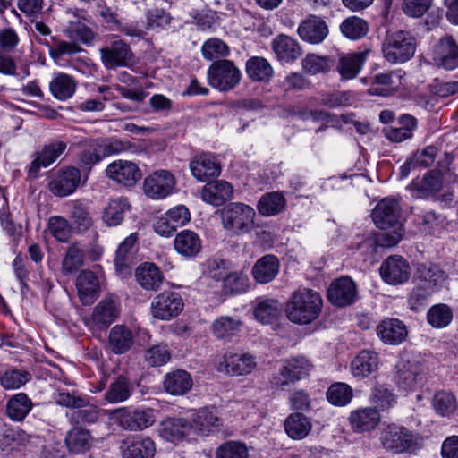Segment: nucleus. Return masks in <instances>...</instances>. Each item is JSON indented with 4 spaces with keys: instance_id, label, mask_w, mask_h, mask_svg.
I'll return each mask as SVG.
<instances>
[{
    "instance_id": "nucleus-40",
    "label": "nucleus",
    "mask_w": 458,
    "mask_h": 458,
    "mask_svg": "<svg viewBox=\"0 0 458 458\" xmlns=\"http://www.w3.org/2000/svg\"><path fill=\"white\" fill-rule=\"evenodd\" d=\"M191 430L190 422L185 419H167L159 428V436L166 441L175 442L183 438Z\"/></svg>"
},
{
    "instance_id": "nucleus-33",
    "label": "nucleus",
    "mask_w": 458,
    "mask_h": 458,
    "mask_svg": "<svg viewBox=\"0 0 458 458\" xmlns=\"http://www.w3.org/2000/svg\"><path fill=\"white\" fill-rule=\"evenodd\" d=\"M366 55V52L339 55L335 66L341 78L343 80L355 78L363 65Z\"/></svg>"
},
{
    "instance_id": "nucleus-54",
    "label": "nucleus",
    "mask_w": 458,
    "mask_h": 458,
    "mask_svg": "<svg viewBox=\"0 0 458 458\" xmlns=\"http://www.w3.org/2000/svg\"><path fill=\"white\" fill-rule=\"evenodd\" d=\"M284 205L285 199L281 193L269 192L260 198L257 208L260 215L269 216L281 212Z\"/></svg>"
},
{
    "instance_id": "nucleus-4",
    "label": "nucleus",
    "mask_w": 458,
    "mask_h": 458,
    "mask_svg": "<svg viewBox=\"0 0 458 458\" xmlns=\"http://www.w3.org/2000/svg\"><path fill=\"white\" fill-rule=\"evenodd\" d=\"M416 50V38L407 30L388 32L382 45V53L391 64H403L409 61Z\"/></svg>"
},
{
    "instance_id": "nucleus-30",
    "label": "nucleus",
    "mask_w": 458,
    "mask_h": 458,
    "mask_svg": "<svg viewBox=\"0 0 458 458\" xmlns=\"http://www.w3.org/2000/svg\"><path fill=\"white\" fill-rule=\"evenodd\" d=\"M67 148V143L61 140L53 141L46 145L37 157L32 161L29 174L36 175L41 167L51 165Z\"/></svg>"
},
{
    "instance_id": "nucleus-56",
    "label": "nucleus",
    "mask_w": 458,
    "mask_h": 458,
    "mask_svg": "<svg viewBox=\"0 0 458 458\" xmlns=\"http://www.w3.org/2000/svg\"><path fill=\"white\" fill-rule=\"evenodd\" d=\"M427 320L435 328H444L453 320V310L444 303L433 305L427 312Z\"/></svg>"
},
{
    "instance_id": "nucleus-62",
    "label": "nucleus",
    "mask_w": 458,
    "mask_h": 458,
    "mask_svg": "<svg viewBox=\"0 0 458 458\" xmlns=\"http://www.w3.org/2000/svg\"><path fill=\"white\" fill-rule=\"evenodd\" d=\"M432 405L437 413L441 416H448L456 410L457 402L452 393L440 391L435 394Z\"/></svg>"
},
{
    "instance_id": "nucleus-18",
    "label": "nucleus",
    "mask_w": 458,
    "mask_h": 458,
    "mask_svg": "<svg viewBox=\"0 0 458 458\" xmlns=\"http://www.w3.org/2000/svg\"><path fill=\"white\" fill-rule=\"evenodd\" d=\"M433 61L445 70L458 67V46L452 37L446 36L437 42L433 50Z\"/></svg>"
},
{
    "instance_id": "nucleus-60",
    "label": "nucleus",
    "mask_w": 458,
    "mask_h": 458,
    "mask_svg": "<svg viewBox=\"0 0 458 458\" xmlns=\"http://www.w3.org/2000/svg\"><path fill=\"white\" fill-rule=\"evenodd\" d=\"M84 252L77 245L68 247L62 261V272L64 275L74 274L83 265Z\"/></svg>"
},
{
    "instance_id": "nucleus-7",
    "label": "nucleus",
    "mask_w": 458,
    "mask_h": 458,
    "mask_svg": "<svg viewBox=\"0 0 458 458\" xmlns=\"http://www.w3.org/2000/svg\"><path fill=\"white\" fill-rule=\"evenodd\" d=\"M207 75L209 85L221 92L234 89L242 78L239 68L227 59L214 61L208 67Z\"/></svg>"
},
{
    "instance_id": "nucleus-34",
    "label": "nucleus",
    "mask_w": 458,
    "mask_h": 458,
    "mask_svg": "<svg viewBox=\"0 0 458 458\" xmlns=\"http://www.w3.org/2000/svg\"><path fill=\"white\" fill-rule=\"evenodd\" d=\"M174 247L178 254L186 258H192L200 252L201 240L195 232L182 230L176 234Z\"/></svg>"
},
{
    "instance_id": "nucleus-32",
    "label": "nucleus",
    "mask_w": 458,
    "mask_h": 458,
    "mask_svg": "<svg viewBox=\"0 0 458 458\" xmlns=\"http://www.w3.org/2000/svg\"><path fill=\"white\" fill-rule=\"evenodd\" d=\"M232 194L233 187L225 181H215L208 182L201 191L202 199L216 207L223 205L232 197Z\"/></svg>"
},
{
    "instance_id": "nucleus-28",
    "label": "nucleus",
    "mask_w": 458,
    "mask_h": 458,
    "mask_svg": "<svg viewBox=\"0 0 458 458\" xmlns=\"http://www.w3.org/2000/svg\"><path fill=\"white\" fill-rule=\"evenodd\" d=\"M378 354L371 350L360 352L351 362V371L354 377L363 379L378 369Z\"/></svg>"
},
{
    "instance_id": "nucleus-63",
    "label": "nucleus",
    "mask_w": 458,
    "mask_h": 458,
    "mask_svg": "<svg viewBox=\"0 0 458 458\" xmlns=\"http://www.w3.org/2000/svg\"><path fill=\"white\" fill-rule=\"evenodd\" d=\"M30 378V374L25 370L10 369L0 376V384L6 390L18 389Z\"/></svg>"
},
{
    "instance_id": "nucleus-16",
    "label": "nucleus",
    "mask_w": 458,
    "mask_h": 458,
    "mask_svg": "<svg viewBox=\"0 0 458 458\" xmlns=\"http://www.w3.org/2000/svg\"><path fill=\"white\" fill-rule=\"evenodd\" d=\"M380 274L386 283L401 284L409 279L411 268L403 257L390 256L381 264Z\"/></svg>"
},
{
    "instance_id": "nucleus-57",
    "label": "nucleus",
    "mask_w": 458,
    "mask_h": 458,
    "mask_svg": "<svg viewBox=\"0 0 458 458\" xmlns=\"http://www.w3.org/2000/svg\"><path fill=\"white\" fill-rule=\"evenodd\" d=\"M55 45L49 47V55L57 64H62L64 56H72L82 51V48L73 40H59L53 38Z\"/></svg>"
},
{
    "instance_id": "nucleus-51",
    "label": "nucleus",
    "mask_w": 458,
    "mask_h": 458,
    "mask_svg": "<svg viewBox=\"0 0 458 458\" xmlns=\"http://www.w3.org/2000/svg\"><path fill=\"white\" fill-rule=\"evenodd\" d=\"M400 127H390L386 129V136L391 141L401 142L412 136V131L417 126L416 119L409 114H403L399 120Z\"/></svg>"
},
{
    "instance_id": "nucleus-10",
    "label": "nucleus",
    "mask_w": 458,
    "mask_h": 458,
    "mask_svg": "<svg viewBox=\"0 0 458 458\" xmlns=\"http://www.w3.org/2000/svg\"><path fill=\"white\" fill-rule=\"evenodd\" d=\"M119 425L124 429L138 431L153 425L156 420L152 409L119 408L114 411Z\"/></svg>"
},
{
    "instance_id": "nucleus-39",
    "label": "nucleus",
    "mask_w": 458,
    "mask_h": 458,
    "mask_svg": "<svg viewBox=\"0 0 458 458\" xmlns=\"http://www.w3.org/2000/svg\"><path fill=\"white\" fill-rule=\"evenodd\" d=\"M136 279L145 290L157 291L163 284L164 276L155 264L145 263L137 268Z\"/></svg>"
},
{
    "instance_id": "nucleus-23",
    "label": "nucleus",
    "mask_w": 458,
    "mask_h": 458,
    "mask_svg": "<svg viewBox=\"0 0 458 458\" xmlns=\"http://www.w3.org/2000/svg\"><path fill=\"white\" fill-rule=\"evenodd\" d=\"M297 31L302 40L319 44L327 37L328 27L323 19L311 15L299 25Z\"/></svg>"
},
{
    "instance_id": "nucleus-42",
    "label": "nucleus",
    "mask_w": 458,
    "mask_h": 458,
    "mask_svg": "<svg viewBox=\"0 0 458 458\" xmlns=\"http://www.w3.org/2000/svg\"><path fill=\"white\" fill-rule=\"evenodd\" d=\"M164 386L173 395H182L191 388L192 380L188 372L179 369L165 376Z\"/></svg>"
},
{
    "instance_id": "nucleus-53",
    "label": "nucleus",
    "mask_w": 458,
    "mask_h": 458,
    "mask_svg": "<svg viewBox=\"0 0 458 458\" xmlns=\"http://www.w3.org/2000/svg\"><path fill=\"white\" fill-rule=\"evenodd\" d=\"M281 315L278 301L275 300H264L259 301L254 309V316L262 324H272Z\"/></svg>"
},
{
    "instance_id": "nucleus-44",
    "label": "nucleus",
    "mask_w": 458,
    "mask_h": 458,
    "mask_svg": "<svg viewBox=\"0 0 458 458\" xmlns=\"http://www.w3.org/2000/svg\"><path fill=\"white\" fill-rule=\"evenodd\" d=\"M242 327L240 318L231 316H221L212 323V332L218 339L229 340L236 335Z\"/></svg>"
},
{
    "instance_id": "nucleus-15",
    "label": "nucleus",
    "mask_w": 458,
    "mask_h": 458,
    "mask_svg": "<svg viewBox=\"0 0 458 458\" xmlns=\"http://www.w3.org/2000/svg\"><path fill=\"white\" fill-rule=\"evenodd\" d=\"M106 173L110 179L126 187L135 185L142 176L138 165L127 160L114 161L107 165Z\"/></svg>"
},
{
    "instance_id": "nucleus-37",
    "label": "nucleus",
    "mask_w": 458,
    "mask_h": 458,
    "mask_svg": "<svg viewBox=\"0 0 458 458\" xmlns=\"http://www.w3.org/2000/svg\"><path fill=\"white\" fill-rule=\"evenodd\" d=\"M278 270V259L274 255H265L253 266L252 275L257 283L267 284L276 276Z\"/></svg>"
},
{
    "instance_id": "nucleus-50",
    "label": "nucleus",
    "mask_w": 458,
    "mask_h": 458,
    "mask_svg": "<svg viewBox=\"0 0 458 458\" xmlns=\"http://www.w3.org/2000/svg\"><path fill=\"white\" fill-rule=\"evenodd\" d=\"M64 34L76 43L90 44L95 38V33L84 21L75 18L70 21L64 30Z\"/></svg>"
},
{
    "instance_id": "nucleus-3",
    "label": "nucleus",
    "mask_w": 458,
    "mask_h": 458,
    "mask_svg": "<svg viewBox=\"0 0 458 458\" xmlns=\"http://www.w3.org/2000/svg\"><path fill=\"white\" fill-rule=\"evenodd\" d=\"M395 383L404 391H416L427 383L428 378V365L425 359L413 356L402 359L396 365Z\"/></svg>"
},
{
    "instance_id": "nucleus-46",
    "label": "nucleus",
    "mask_w": 458,
    "mask_h": 458,
    "mask_svg": "<svg viewBox=\"0 0 458 458\" xmlns=\"http://www.w3.org/2000/svg\"><path fill=\"white\" fill-rule=\"evenodd\" d=\"M92 437L89 431L81 428L74 427L68 431L65 443L68 449L75 454L83 453L91 446Z\"/></svg>"
},
{
    "instance_id": "nucleus-41",
    "label": "nucleus",
    "mask_w": 458,
    "mask_h": 458,
    "mask_svg": "<svg viewBox=\"0 0 458 458\" xmlns=\"http://www.w3.org/2000/svg\"><path fill=\"white\" fill-rule=\"evenodd\" d=\"M33 407V403L25 393L13 395L6 404V414L14 421H22Z\"/></svg>"
},
{
    "instance_id": "nucleus-9",
    "label": "nucleus",
    "mask_w": 458,
    "mask_h": 458,
    "mask_svg": "<svg viewBox=\"0 0 458 458\" xmlns=\"http://www.w3.org/2000/svg\"><path fill=\"white\" fill-rule=\"evenodd\" d=\"M176 179L168 170H158L145 178L144 193L152 199H162L171 195L175 189Z\"/></svg>"
},
{
    "instance_id": "nucleus-19",
    "label": "nucleus",
    "mask_w": 458,
    "mask_h": 458,
    "mask_svg": "<svg viewBox=\"0 0 458 458\" xmlns=\"http://www.w3.org/2000/svg\"><path fill=\"white\" fill-rule=\"evenodd\" d=\"M192 176L199 182H208L220 174L221 167L216 158L210 154L194 157L190 163Z\"/></svg>"
},
{
    "instance_id": "nucleus-52",
    "label": "nucleus",
    "mask_w": 458,
    "mask_h": 458,
    "mask_svg": "<svg viewBox=\"0 0 458 458\" xmlns=\"http://www.w3.org/2000/svg\"><path fill=\"white\" fill-rule=\"evenodd\" d=\"M312 367L310 361L304 356H295L285 360L284 371L289 373L290 378L294 383L307 377Z\"/></svg>"
},
{
    "instance_id": "nucleus-36",
    "label": "nucleus",
    "mask_w": 458,
    "mask_h": 458,
    "mask_svg": "<svg viewBox=\"0 0 458 458\" xmlns=\"http://www.w3.org/2000/svg\"><path fill=\"white\" fill-rule=\"evenodd\" d=\"M132 331L124 325L114 326L109 333L108 344L110 350L115 354L128 352L133 345Z\"/></svg>"
},
{
    "instance_id": "nucleus-45",
    "label": "nucleus",
    "mask_w": 458,
    "mask_h": 458,
    "mask_svg": "<svg viewBox=\"0 0 458 458\" xmlns=\"http://www.w3.org/2000/svg\"><path fill=\"white\" fill-rule=\"evenodd\" d=\"M133 387L124 376H119L104 394L108 403H118L126 401L131 395Z\"/></svg>"
},
{
    "instance_id": "nucleus-21",
    "label": "nucleus",
    "mask_w": 458,
    "mask_h": 458,
    "mask_svg": "<svg viewBox=\"0 0 458 458\" xmlns=\"http://www.w3.org/2000/svg\"><path fill=\"white\" fill-rule=\"evenodd\" d=\"M123 458H153L156 445L148 437L137 436L124 440L121 446Z\"/></svg>"
},
{
    "instance_id": "nucleus-26",
    "label": "nucleus",
    "mask_w": 458,
    "mask_h": 458,
    "mask_svg": "<svg viewBox=\"0 0 458 458\" xmlns=\"http://www.w3.org/2000/svg\"><path fill=\"white\" fill-rule=\"evenodd\" d=\"M119 313L117 301L108 296L95 306L91 315L92 322L98 328H106L118 318Z\"/></svg>"
},
{
    "instance_id": "nucleus-61",
    "label": "nucleus",
    "mask_w": 458,
    "mask_h": 458,
    "mask_svg": "<svg viewBox=\"0 0 458 458\" xmlns=\"http://www.w3.org/2000/svg\"><path fill=\"white\" fill-rule=\"evenodd\" d=\"M352 389L345 383H335L331 385L327 392L328 402L335 406H344L352 398Z\"/></svg>"
},
{
    "instance_id": "nucleus-47",
    "label": "nucleus",
    "mask_w": 458,
    "mask_h": 458,
    "mask_svg": "<svg viewBox=\"0 0 458 458\" xmlns=\"http://www.w3.org/2000/svg\"><path fill=\"white\" fill-rule=\"evenodd\" d=\"M369 23L358 16H350L340 24L342 35L350 40H359L369 32Z\"/></svg>"
},
{
    "instance_id": "nucleus-64",
    "label": "nucleus",
    "mask_w": 458,
    "mask_h": 458,
    "mask_svg": "<svg viewBox=\"0 0 458 458\" xmlns=\"http://www.w3.org/2000/svg\"><path fill=\"white\" fill-rule=\"evenodd\" d=\"M246 445L239 441H227L221 445L216 452V458H248Z\"/></svg>"
},
{
    "instance_id": "nucleus-55",
    "label": "nucleus",
    "mask_w": 458,
    "mask_h": 458,
    "mask_svg": "<svg viewBox=\"0 0 458 458\" xmlns=\"http://www.w3.org/2000/svg\"><path fill=\"white\" fill-rule=\"evenodd\" d=\"M401 75L398 72L378 73L373 78V83L368 89L370 95L386 96L387 88H395L400 83Z\"/></svg>"
},
{
    "instance_id": "nucleus-5",
    "label": "nucleus",
    "mask_w": 458,
    "mask_h": 458,
    "mask_svg": "<svg viewBox=\"0 0 458 458\" xmlns=\"http://www.w3.org/2000/svg\"><path fill=\"white\" fill-rule=\"evenodd\" d=\"M255 217L254 208L241 202L228 204L221 214L224 228L234 235L250 233L255 228Z\"/></svg>"
},
{
    "instance_id": "nucleus-24",
    "label": "nucleus",
    "mask_w": 458,
    "mask_h": 458,
    "mask_svg": "<svg viewBox=\"0 0 458 458\" xmlns=\"http://www.w3.org/2000/svg\"><path fill=\"white\" fill-rule=\"evenodd\" d=\"M271 46L276 58L282 63H293L301 55V47L299 42L284 34L276 36L272 40Z\"/></svg>"
},
{
    "instance_id": "nucleus-27",
    "label": "nucleus",
    "mask_w": 458,
    "mask_h": 458,
    "mask_svg": "<svg viewBox=\"0 0 458 458\" xmlns=\"http://www.w3.org/2000/svg\"><path fill=\"white\" fill-rule=\"evenodd\" d=\"M136 241L137 234L131 233L118 246L114 258V265L116 271L121 275L130 274L131 267L135 264L134 246Z\"/></svg>"
},
{
    "instance_id": "nucleus-12",
    "label": "nucleus",
    "mask_w": 458,
    "mask_h": 458,
    "mask_svg": "<svg viewBox=\"0 0 458 458\" xmlns=\"http://www.w3.org/2000/svg\"><path fill=\"white\" fill-rule=\"evenodd\" d=\"M357 298V285L349 276H342L334 280L327 289V299L337 307L352 304Z\"/></svg>"
},
{
    "instance_id": "nucleus-20",
    "label": "nucleus",
    "mask_w": 458,
    "mask_h": 458,
    "mask_svg": "<svg viewBox=\"0 0 458 458\" xmlns=\"http://www.w3.org/2000/svg\"><path fill=\"white\" fill-rule=\"evenodd\" d=\"M444 185L443 176L439 171L428 172L421 179L412 182L408 189L414 198H428L441 191Z\"/></svg>"
},
{
    "instance_id": "nucleus-48",
    "label": "nucleus",
    "mask_w": 458,
    "mask_h": 458,
    "mask_svg": "<svg viewBox=\"0 0 458 458\" xmlns=\"http://www.w3.org/2000/svg\"><path fill=\"white\" fill-rule=\"evenodd\" d=\"M248 76L256 81H267L273 75V68L264 57L253 56L246 63Z\"/></svg>"
},
{
    "instance_id": "nucleus-58",
    "label": "nucleus",
    "mask_w": 458,
    "mask_h": 458,
    "mask_svg": "<svg viewBox=\"0 0 458 458\" xmlns=\"http://www.w3.org/2000/svg\"><path fill=\"white\" fill-rule=\"evenodd\" d=\"M202 55L208 61L225 59L230 54L228 46L217 38H212L204 42L201 47Z\"/></svg>"
},
{
    "instance_id": "nucleus-31",
    "label": "nucleus",
    "mask_w": 458,
    "mask_h": 458,
    "mask_svg": "<svg viewBox=\"0 0 458 458\" xmlns=\"http://www.w3.org/2000/svg\"><path fill=\"white\" fill-rule=\"evenodd\" d=\"M405 325L397 318H386L377 327V335L387 344H401L407 336Z\"/></svg>"
},
{
    "instance_id": "nucleus-2",
    "label": "nucleus",
    "mask_w": 458,
    "mask_h": 458,
    "mask_svg": "<svg viewBox=\"0 0 458 458\" xmlns=\"http://www.w3.org/2000/svg\"><path fill=\"white\" fill-rule=\"evenodd\" d=\"M322 307L323 299L319 293L302 288L295 291L287 301L285 314L294 324L308 325L319 317Z\"/></svg>"
},
{
    "instance_id": "nucleus-22",
    "label": "nucleus",
    "mask_w": 458,
    "mask_h": 458,
    "mask_svg": "<svg viewBox=\"0 0 458 458\" xmlns=\"http://www.w3.org/2000/svg\"><path fill=\"white\" fill-rule=\"evenodd\" d=\"M256 367L254 356L249 353L225 355L224 361L218 366V370L231 376L250 374Z\"/></svg>"
},
{
    "instance_id": "nucleus-14",
    "label": "nucleus",
    "mask_w": 458,
    "mask_h": 458,
    "mask_svg": "<svg viewBox=\"0 0 458 458\" xmlns=\"http://www.w3.org/2000/svg\"><path fill=\"white\" fill-rule=\"evenodd\" d=\"M81 171L74 166L57 172L50 181L49 191L57 197H66L73 193L81 182Z\"/></svg>"
},
{
    "instance_id": "nucleus-8",
    "label": "nucleus",
    "mask_w": 458,
    "mask_h": 458,
    "mask_svg": "<svg viewBox=\"0 0 458 458\" xmlns=\"http://www.w3.org/2000/svg\"><path fill=\"white\" fill-rule=\"evenodd\" d=\"M181 295L173 291H165L157 294L150 304L152 316L160 320H170L177 317L183 310Z\"/></svg>"
},
{
    "instance_id": "nucleus-13",
    "label": "nucleus",
    "mask_w": 458,
    "mask_h": 458,
    "mask_svg": "<svg viewBox=\"0 0 458 458\" xmlns=\"http://www.w3.org/2000/svg\"><path fill=\"white\" fill-rule=\"evenodd\" d=\"M447 277L445 272L435 263L420 262L415 266V282L436 292L445 286Z\"/></svg>"
},
{
    "instance_id": "nucleus-29",
    "label": "nucleus",
    "mask_w": 458,
    "mask_h": 458,
    "mask_svg": "<svg viewBox=\"0 0 458 458\" xmlns=\"http://www.w3.org/2000/svg\"><path fill=\"white\" fill-rule=\"evenodd\" d=\"M380 414L377 408H360L351 412L350 424L355 432H369L380 422Z\"/></svg>"
},
{
    "instance_id": "nucleus-59",
    "label": "nucleus",
    "mask_w": 458,
    "mask_h": 458,
    "mask_svg": "<svg viewBox=\"0 0 458 458\" xmlns=\"http://www.w3.org/2000/svg\"><path fill=\"white\" fill-rule=\"evenodd\" d=\"M249 288V278L242 272H229L223 280V290L226 294H240Z\"/></svg>"
},
{
    "instance_id": "nucleus-43",
    "label": "nucleus",
    "mask_w": 458,
    "mask_h": 458,
    "mask_svg": "<svg viewBox=\"0 0 458 458\" xmlns=\"http://www.w3.org/2000/svg\"><path fill=\"white\" fill-rule=\"evenodd\" d=\"M301 66L303 71L310 75L325 74L335 66V59L328 55L308 54L301 60Z\"/></svg>"
},
{
    "instance_id": "nucleus-17",
    "label": "nucleus",
    "mask_w": 458,
    "mask_h": 458,
    "mask_svg": "<svg viewBox=\"0 0 458 458\" xmlns=\"http://www.w3.org/2000/svg\"><path fill=\"white\" fill-rule=\"evenodd\" d=\"M189 422L191 430L202 436H208L220 430L223 425L216 409L213 407L202 408L194 411Z\"/></svg>"
},
{
    "instance_id": "nucleus-49",
    "label": "nucleus",
    "mask_w": 458,
    "mask_h": 458,
    "mask_svg": "<svg viewBox=\"0 0 458 458\" xmlns=\"http://www.w3.org/2000/svg\"><path fill=\"white\" fill-rule=\"evenodd\" d=\"M130 208L127 199L117 198L111 199L105 208L103 219L109 226H115L121 224L124 217V213Z\"/></svg>"
},
{
    "instance_id": "nucleus-38",
    "label": "nucleus",
    "mask_w": 458,
    "mask_h": 458,
    "mask_svg": "<svg viewBox=\"0 0 458 458\" xmlns=\"http://www.w3.org/2000/svg\"><path fill=\"white\" fill-rule=\"evenodd\" d=\"M287 436L293 440L305 438L311 430L312 425L308 417L301 412L290 414L284 423Z\"/></svg>"
},
{
    "instance_id": "nucleus-35",
    "label": "nucleus",
    "mask_w": 458,
    "mask_h": 458,
    "mask_svg": "<svg viewBox=\"0 0 458 458\" xmlns=\"http://www.w3.org/2000/svg\"><path fill=\"white\" fill-rule=\"evenodd\" d=\"M76 88L77 82L75 79L64 72L55 73L49 82L51 94L61 101L71 98L74 95Z\"/></svg>"
},
{
    "instance_id": "nucleus-6",
    "label": "nucleus",
    "mask_w": 458,
    "mask_h": 458,
    "mask_svg": "<svg viewBox=\"0 0 458 458\" xmlns=\"http://www.w3.org/2000/svg\"><path fill=\"white\" fill-rule=\"evenodd\" d=\"M378 439L383 449L394 454L407 452L416 445L414 435L405 427L395 423H382Z\"/></svg>"
},
{
    "instance_id": "nucleus-1",
    "label": "nucleus",
    "mask_w": 458,
    "mask_h": 458,
    "mask_svg": "<svg viewBox=\"0 0 458 458\" xmlns=\"http://www.w3.org/2000/svg\"><path fill=\"white\" fill-rule=\"evenodd\" d=\"M372 219L379 229L389 230L377 237L378 245L392 247L400 242L403 225L400 221V207L397 201L392 199H382L373 209Z\"/></svg>"
},
{
    "instance_id": "nucleus-11",
    "label": "nucleus",
    "mask_w": 458,
    "mask_h": 458,
    "mask_svg": "<svg viewBox=\"0 0 458 458\" xmlns=\"http://www.w3.org/2000/svg\"><path fill=\"white\" fill-rule=\"evenodd\" d=\"M99 52L102 63L106 69L124 67L132 63L133 54L129 45L121 39L112 41Z\"/></svg>"
},
{
    "instance_id": "nucleus-25",
    "label": "nucleus",
    "mask_w": 458,
    "mask_h": 458,
    "mask_svg": "<svg viewBox=\"0 0 458 458\" xmlns=\"http://www.w3.org/2000/svg\"><path fill=\"white\" fill-rule=\"evenodd\" d=\"M76 288L81 302L84 305H90L99 294L100 285L98 278L94 272L83 270L76 279Z\"/></svg>"
}]
</instances>
